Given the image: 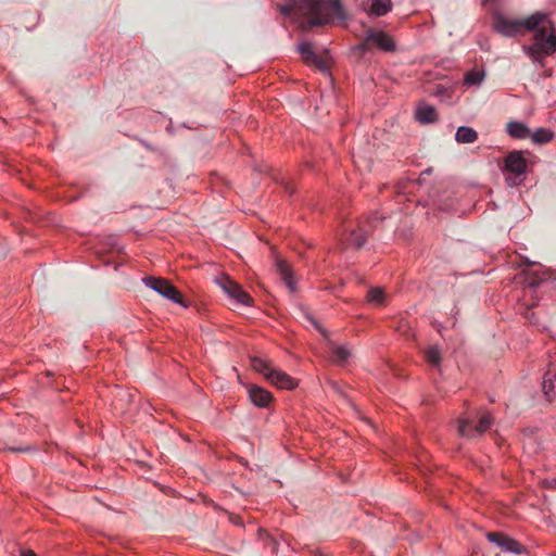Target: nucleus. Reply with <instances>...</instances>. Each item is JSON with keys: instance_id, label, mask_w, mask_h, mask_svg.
<instances>
[{"instance_id": "f257e3e1", "label": "nucleus", "mask_w": 556, "mask_h": 556, "mask_svg": "<svg viewBox=\"0 0 556 556\" xmlns=\"http://www.w3.org/2000/svg\"><path fill=\"white\" fill-rule=\"evenodd\" d=\"M279 10L285 16L296 12L307 17L302 25L305 30L329 24L333 20L346 18L341 0H289L287 4L280 5Z\"/></svg>"}, {"instance_id": "f03ea898", "label": "nucleus", "mask_w": 556, "mask_h": 556, "mask_svg": "<svg viewBox=\"0 0 556 556\" xmlns=\"http://www.w3.org/2000/svg\"><path fill=\"white\" fill-rule=\"evenodd\" d=\"M533 31V43L523 46L525 53L536 63L543 65L544 59L556 52V28L553 23L543 14L542 21Z\"/></svg>"}, {"instance_id": "7ed1b4c3", "label": "nucleus", "mask_w": 556, "mask_h": 556, "mask_svg": "<svg viewBox=\"0 0 556 556\" xmlns=\"http://www.w3.org/2000/svg\"><path fill=\"white\" fill-rule=\"evenodd\" d=\"M543 13H534L522 20H509L501 14L494 16V28L505 35L513 37L517 35L522 28L534 29L542 21Z\"/></svg>"}, {"instance_id": "20e7f679", "label": "nucleus", "mask_w": 556, "mask_h": 556, "mask_svg": "<svg viewBox=\"0 0 556 556\" xmlns=\"http://www.w3.org/2000/svg\"><path fill=\"white\" fill-rule=\"evenodd\" d=\"M147 287L153 289L167 300L186 306L181 293L169 282V280L161 277L148 276L143 278Z\"/></svg>"}, {"instance_id": "39448f33", "label": "nucleus", "mask_w": 556, "mask_h": 556, "mask_svg": "<svg viewBox=\"0 0 556 556\" xmlns=\"http://www.w3.org/2000/svg\"><path fill=\"white\" fill-rule=\"evenodd\" d=\"M486 538L505 552L520 555L527 551L520 542L501 532H488Z\"/></svg>"}, {"instance_id": "423d86ee", "label": "nucleus", "mask_w": 556, "mask_h": 556, "mask_svg": "<svg viewBox=\"0 0 556 556\" xmlns=\"http://www.w3.org/2000/svg\"><path fill=\"white\" fill-rule=\"evenodd\" d=\"M220 288L227 293L231 299L236 300L238 303L243 305H250L252 302V298L230 277L225 276L218 280Z\"/></svg>"}, {"instance_id": "0eeeda50", "label": "nucleus", "mask_w": 556, "mask_h": 556, "mask_svg": "<svg viewBox=\"0 0 556 556\" xmlns=\"http://www.w3.org/2000/svg\"><path fill=\"white\" fill-rule=\"evenodd\" d=\"M299 53L306 63L314 64L320 71L325 72L329 68V62L326 58L316 54L313 51L311 43L303 42L299 46Z\"/></svg>"}, {"instance_id": "6e6552de", "label": "nucleus", "mask_w": 556, "mask_h": 556, "mask_svg": "<svg viewBox=\"0 0 556 556\" xmlns=\"http://www.w3.org/2000/svg\"><path fill=\"white\" fill-rule=\"evenodd\" d=\"M367 40H371L372 45H376L379 49L386 52H392L395 50V42L393 38L382 30L369 29L367 31Z\"/></svg>"}, {"instance_id": "1a4fd4ad", "label": "nucleus", "mask_w": 556, "mask_h": 556, "mask_svg": "<svg viewBox=\"0 0 556 556\" xmlns=\"http://www.w3.org/2000/svg\"><path fill=\"white\" fill-rule=\"evenodd\" d=\"M527 162L521 152L513 151L505 157V169L516 175L525 173Z\"/></svg>"}, {"instance_id": "9d476101", "label": "nucleus", "mask_w": 556, "mask_h": 556, "mask_svg": "<svg viewBox=\"0 0 556 556\" xmlns=\"http://www.w3.org/2000/svg\"><path fill=\"white\" fill-rule=\"evenodd\" d=\"M248 392L252 403L258 407H267L273 401V394L264 388L251 386Z\"/></svg>"}, {"instance_id": "9b49d317", "label": "nucleus", "mask_w": 556, "mask_h": 556, "mask_svg": "<svg viewBox=\"0 0 556 556\" xmlns=\"http://www.w3.org/2000/svg\"><path fill=\"white\" fill-rule=\"evenodd\" d=\"M268 381L275 384L277 388L287 390L293 389L296 384L292 377L277 368L274 369V372L271 377L268 378Z\"/></svg>"}, {"instance_id": "f8f14e48", "label": "nucleus", "mask_w": 556, "mask_h": 556, "mask_svg": "<svg viewBox=\"0 0 556 556\" xmlns=\"http://www.w3.org/2000/svg\"><path fill=\"white\" fill-rule=\"evenodd\" d=\"M277 271L279 273L281 279L285 281L286 286L291 292L295 291V281L293 280V274L287 262L279 260L277 262Z\"/></svg>"}, {"instance_id": "ddd939ff", "label": "nucleus", "mask_w": 556, "mask_h": 556, "mask_svg": "<svg viewBox=\"0 0 556 556\" xmlns=\"http://www.w3.org/2000/svg\"><path fill=\"white\" fill-rule=\"evenodd\" d=\"M392 10L391 0H371L368 9H366L369 15L383 16Z\"/></svg>"}, {"instance_id": "4468645a", "label": "nucleus", "mask_w": 556, "mask_h": 556, "mask_svg": "<svg viewBox=\"0 0 556 556\" xmlns=\"http://www.w3.org/2000/svg\"><path fill=\"white\" fill-rule=\"evenodd\" d=\"M416 118L422 124H429L437 121V111L432 105L420 104L416 110Z\"/></svg>"}, {"instance_id": "2eb2a0df", "label": "nucleus", "mask_w": 556, "mask_h": 556, "mask_svg": "<svg viewBox=\"0 0 556 556\" xmlns=\"http://www.w3.org/2000/svg\"><path fill=\"white\" fill-rule=\"evenodd\" d=\"M508 135L513 138L525 139L530 136V129L520 122H509L506 125Z\"/></svg>"}, {"instance_id": "dca6fc26", "label": "nucleus", "mask_w": 556, "mask_h": 556, "mask_svg": "<svg viewBox=\"0 0 556 556\" xmlns=\"http://www.w3.org/2000/svg\"><path fill=\"white\" fill-rule=\"evenodd\" d=\"M251 367L263 375L267 380L269 377H271L275 367L271 366V364L263 358L260 357H253L251 358Z\"/></svg>"}, {"instance_id": "f3484780", "label": "nucleus", "mask_w": 556, "mask_h": 556, "mask_svg": "<svg viewBox=\"0 0 556 556\" xmlns=\"http://www.w3.org/2000/svg\"><path fill=\"white\" fill-rule=\"evenodd\" d=\"M478 134L471 127L460 126L455 134V140L458 143H472L477 140Z\"/></svg>"}, {"instance_id": "a211bd4d", "label": "nucleus", "mask_w": 556, "mask_h": 556, "mask_svg": "<svg viewBox=\"0 0 556 556\" xmlns=\"http://www.w3.org/2000/svg\"><path fill=\"white\" fill-rule=\"evenodd\" d=\"M530 137L534 143L543 144L553 139L554 132L547 128H539L534 132L530 134Z\"/></svg>"}, {"instance_id": "6ab92c4d", "label": "nucleus", "mask_w": 556, "mask_h": 556, "mask_svg": "<svg viewBox=\"0 0 556 556\" xmlns=\"http://www.w3.org/2000/svg\"><path fill=\"white\" fill-rule=\"evenodd\" d=\"M494 422V418L490 413L483 414L478 424L475 426V431L477 432V437L482 435L486 430L491 428Z\"/></svg>"}, {"instance_id": "aec40b11", "label": "nucleus", "mask_w": 556, "mask_h": 556, "mask_svg": "<svg viewBox=\"0 0 556 556\" xmlns=\"http://www.w3.org/2000/svg\"><path fill=\"white\" fill-rule=\"evenodd\" d=\"M367 239V232L364 229L352 230L349 236V244L355 248H362Z\"/></svg>"}, {"instance_id": "412c9836", "label": "nucleus", "mask_w": 556, "mask_h": 556, "mask_svg": "<svg viewBox=\"0 0 556 556\" xmlns=\"http://www.w3.org/2000/svg\"><path fill=\"white\" fill-rule=\"evenodd\" d=\"M333 362L336 364L342 365L350 357L351 353L345 346L332 345L331 346Z\"/></svg>"}, {"instance_id": "4be33fe9", "label": "nucleus", "mask_w": 556, "mask_h": 556, "mask_svg": "<svg viewBox=\"0 0 556 556\" xmlns=\"http://www.w3.org/2000/svg\"><path fill=\"white\" fill-rule=\"evenodd\" d=\"M473 422L469 419H463L459 421L458 431L463 437H467L470 439L477 438V432L475 431Z\"/></svg>"}, {"instance_id": "5701e85b", "label": "nucleus", "mask_w": 556, "mask_h": 556, "mask_svg": "<svg viewBox=\"0 0 556 556\" xmlns=\"http://www.w3.org/2000/svg\"><path fill=\"white\" fill-rule=\"evenodd\" d=\"M426 361L432 366H439L441 363V353L438 346H429L425 351Z\"/></svg>"}, {"instance_id": "b1692460", "label": "nucleus", "mask_w": 556, "mask_h": 556, "mask_svg": "<svg viewBox=\"0 0 556 556\" xmlns=\"http://www.w3.org/2000/svg\"><path fill=\"white\" fill-rule=\"evenodd\" d=\"M367 299L369 302L376 303V304H382L384 294L382 289L379 288H371L367 293Z\"/></svg>"}, {"instance_id": "393cba45", "label": "nucleus", "mask_w": 556, "mask_h": 556, "mask_svg": "<svg viewBox=\"0 0 556 556\" xmlns=\"http://www.w3.org/2000/svg\"><path fill=\"white\" fill-rule=\"evenodd\" d=\"M483 79V74L477 71H471L466 74L465 81L468 85H479Z\"/></svg>"}, {"instance_id": "a878e982", "label": "nucleus", "mask_w": 556, "mask_h": 556, "mask_svg": "<svg viewBox=\"0 0 556 556\" xmlns=\"http://www.w3.org/2000/svg\"><path fill=\"white\" fill-rule=\"evenodd\" d=\"M555 375L548 370L545 376H544V380H543V391L545 394H548L552 390H553V379H554Z\"/></svg>"}, {"instance_id": "bb28decb", "label": "nucleus", "mask_w": 556, "mask_h": 556, "mask_svg": "<svg viewBox=\"0 0 556 556\" xmlns=\"http://www.w3.org/2000/svg\"><path fill=\"white\" fill-rule=\"evenodd\" d=\"M370 43H372V41L371 40H367V35H366L364 41L358 45L357 49L362 53H365V52H367L369 50Z\"/></svg>"}, {"instance_id": "cd10ccee", "label": "nucleus", "mask_w": 556, "mask_h": 556, "mask_svg": "<svg viewBox=\"0 0 556 556\" xmlns=\"http://www.w3.org/2000/svg\"><path fill=\"white\" fill-rule=\"evenodd\" d=\"M306 318L311 321V324L318 329L319 331H324L320 327V325L315 320L312 316H306Z\"/></svg>"}, {"instance_id": "c85d7f7f", "label": "nucleus", "mask_w": 556, "mask_h": 556, "mask_svg": "<svg viewBox=\"0 0 556 556\" xmlns=\"http://www.w3.org/2000/svg\"><path fill=\"white\" fill-rule=\"evenodd\" d=\"M22 556H37L33 551L23 552Z\"/></svg>"}, {"instance_id": "c756f323", "label": "nucleus", "mask_w": 556, "mask_h": 556, "mask_svg": "<svg viewBox=\"0 0 556 556\" xmlns=\"http://www.w3.org/2000/svg\"><path fill=\"white\" fill-rule=\"evenodd\" d=\"M529 285H530L531 287H535V286H538V285H539V280H536V279H532V280L529 282Z\"/></svg>"}, {"instance_id": "7c9ffc66", "label": "nucleus", "mask_w": 556, "mask_h": 556, "mask_svg": "<svg viewBox=\"0 0 556 556\" xmlns=\"http://www.w3.org/2000/svg\"><path fill=\"white\" fill-rule=\"evenodd\" d=\"M555 484H556V480L553 481L552 486H555Z\"/></svg>"}, {"instance_id": "2f4dec72", "label": "nucleus", "mask_w": 556, "mask_h": 556, "mask_svg": "<svg viewBox=\"0 0 556 556\" xmlns=\"http://www.w3.org/2000/svg\"><path fill=\"white\" fill-rule=\"evenodd\" d=\"M555 484H556V480L553 481L552 486H555Z\"/></svg>"}]
</instances>
